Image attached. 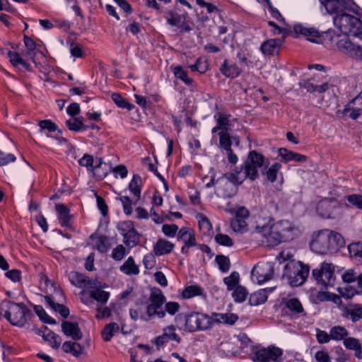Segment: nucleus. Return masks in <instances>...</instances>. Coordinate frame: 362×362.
Returning a JSON list of instances; mask_svg holds the SVG:
<instances>
[{
    "instance_id": "4",
    "label": "nucleus",
    "mask_w": 362,
    "mask_h": 362,
    "mask_svg": "<svg viewBox=\"0 0 362 362\" xmlns=\"http://www.w3.org/2000/svg\"><path fill=\"white\" fill-rule=\"evenodd\" d=\"M309 274V267L300 262L291 261L286 264L283 277L291 286L302 285Z\"/></svg>"
},
{
    "instance_id": "64",
    "label": "nucleus",
    "mask_w": 362,
    "mask_h": 362,
    "mask_svg": "<svg viewBox=\"0 0 362 362\" xmlns=\"http://www.w3.org/2000/svg\"><path fill=\"white\" fill-rule=\"evenodd\" d=\"M358 273L354 269H348L342 274V279L346 283H352L357 280Z\"/></svg>"
},
{
    "instance_id": "32",
    "label": "nucleus",
    "mask_w": 362,
    "mask_h": 362,
    "mask_svg": "<svg viewBox=\"0 0 362 362\" xmlns=\"http://www.w3.org/2000/svg\"><path fill=\"white\" fill-rule=\"evenodd\" d=\"M129 313L132 319L134 321L140 320L144 322H148L152 319L148 313L147 308L144 310L141 306H137L135 308H131Z\"/></svg>"
},
{
    "instance_id": "5",
    "label": "nucleus",
    "mask_w": 362,
    "mask_h": 362,
    "mask_svg": "<svg viewBox=\"0 0 362 362\" xmlns=\"http://www.w3.org/2000/svg\"><path fill=\"white\" fill-rule=\"evenodd\" d=\"M213 325V317L207 314L192 313L185 316V329L187 332L207 330Z\"/></svg>"
},
{
    "instance_id": "9",
    "label": "nucleus",
    "mask_w": 362,
    "mask_h": 362,
    "mask_svg": "<svg viewBox=\"0 0 362 362\" xmlns=\"http://www.w3.org/2000/svg\"><path fill=\"white\" fill-rule=\"evenodd\" d=\"M335 267L327 262H323L320 269H315L313 271V276L317 283L323 286H333L335 281L334 276Z\"/></svg>"
},
{
    "instance_id": "6",
    "label": "nucleus",
    "mask_w": 362,
    "mask_h": 362,
    "mask_svg": "<svg viewBox=\"0 0 362 362\" xmlns=\"http://www.w3.org/2000/svg\"><path fill=\"white\" fill-rule=\"evenodd\" d=\"M165 300L166 298L160 289L158 288L151 289L146 308L152 319L155 317L160 319L165 317V311L163 309Z\"/></svg>"
},
{
    "instance_id": "28",
    "label": "nucleus",
    "mask_w": 362,
    "mask_h": 362,
    "mask_svg": "<svg viewBox=\"0 0 362 362\" xmlns=\"http://www.w3.org/2000/svg\"><path fill=\"white\" fill-rule=\"evenodd\" d=\"M56 211L59 214V220L62 226L69 227L71 216L69 209L63 204H57L55 206Z\"/></svg>"
},
{
    "instance_id": "41",
    "label": "nucleus",
    "mask_w": 362,
    "mask_h": 362,
    "mask_svg": "<svg viewBox=\"0 0 362 362\" xmlns=\"http://www.w3.org/2000/svg\"><path fill=\"white\" fill-rule=\"evenodd\" d=\"M124 243L129 247H134L136 246L140 241V237L139 233L135 229L130 230L126 233L124 236Z\"/></svg>"
},
{
    "instance_id": "27",
    "label": "nucleus",
    "mask_w": 362,
    "mask_h": 362,
    "mask_svg": "<svg viewBox=\"0 0 362 362\" xmlns=\"http://www.w3.org/2000/svg\"><path fill=\"white\" fill-rule=\"evenodd\" d=\"M212 315L214 323H223L228 325H233L238 320V316L236 314L231 313H214Z\"/></svg>"
},
{
    "instance_id": "37",
    "label": "nucleus",
    "mask_w": 362,
    "mask_h": 362,
    "mask_svg": "<svg viewBox=\"0 0 362 362\" xmlns=\"http://www.w3.org/2000/svg\"><path fill=\"white\" fill-rule=\"evenodd\" d=\"M348 249L351 257L362 264V243H353L349 245Z\"/></svg>"
},
{
    "instance_id": "23",
    "label": "nucleus",
    "mask_w": 362,
    "mask_h": 362,
    "mask_svg": "<svg viewBox=\"0 0 362 362\" xmlns=\"http://www.w3.org/2000/svg\"><path fill=\"white\" fill-rule=\"evenodd\" d=\"M177 240L182 241L185 245L195 246L197 245L194 232L189 228H182L179 230Z\"/></svg>"
},
{
    "instance_id": "53",
    "label": "nucleus",
    "mask_w": 362,
    "mask_h": 362,
    "mask_svg": "<svg viewBox=\"0 0 362 362\" xmlns=\"http://www.w3.org/2000/svg\"><path fill=\"white\" fill-rule=\"evenodd\" d=\"M214 117L216 119V124L221 128V131H228L229 119L226 114L218 112Z\"/></svg>"
},
{
    "instance_id": "44",
    "label": "nucleus",
    "mask_w": 362,
    "mask_h": 362,
    "mask_svg": "<svg viewBox=\"0 0 362 362\" xmlns=\"http://www.w3.org/2000/svg\"><path fill=\"white\" fill-rule=\"evenodd\" d=\"M218 136L219 146L222 150H226L231 148L232 136L230 135L228 131L219 132Z\"/></svg>"
},
{
    "instance_id": "34",
    "label": "nucleus",
    "mask_w": 362,
    "mask_h": 362,
    "mask_svg": "<svg viewBox=\"0 0 362 362\" xmlns=\"http://www.w3.org/2000/svg\"><path fill=\"white\" fill-rule=\"evenodd\" d=\"M62 349L66 353H69L78 357L81 354L82 348L81 345L75 341H65L62 345Z\"/></svg>"
},
{
    "instance_id": "14",
    "label": "nucleus",
    "mask_w": 362,
    "mask_h": 362,
    "mask_svg": "<svg viewBox=\"0 0 362 362\" xmlns=\"http://www.w3.org/2000/svg\"><path fill=\"white\" fill-rule=\"evenodd\" d=\"M171 341H175L177 344L181 342V337L176 333V328L173 325L163 329L162 334L155 339V344L157 346H164Z\"/></svg>"
},
{
    "instance_id": "15",
    "label": "nucleus",
    "mask_w": 362,
    "mask_h": 362,
    "mask_svg": "<svg viewBox=\"0 0 362 362\" xmlns=\"http://www.w3.org/2000/svg\"><path fill=\"white\" fill-rule=\"evenodd\" d=\"M343 114L353 119L362 114V91L345 106Z\"/></svg>"
},
{
    "instance_id": "17",
    "label": "nucleus",
    "mask_w": 362,
    "mask_h": 362,
    "mask_svg": "<svg viewBox=\"0 0 362 362\" xmlns=\"http://www.w3.org/2000/svg\"><path fill=\"white\" fill-rule=\"evenodd\" d=\"M284 310L286 313L291 315L292 317H300L305 315V312L303 309L300 301L296 298L287 299L285 301Z\"/></svg>"
},
{
    "instance_id": "20",
    "label": "nucleus",
    "mask_w": 362,
    "mask_h": 362,
    "mask_svg": "<svg viewBox=\"0 0 362 362\" xmlns=\"http://www.w3.org/2000/svg\"><path fill=\"white\" fill-rule=\"evenodd\" d=\"M175 245L173 243L163 239L160 238L153 245V251L156 256H161L170 253Z\"/></svg>"
},
{
    "instance_id": "11",
    "label": "nucleus",
    "mask_w": 362,
    "mask_h": 362,
    "mask_svg": "<svg viewBox=\"0 0 362 362\" xmlns=\"http://www.w3.org/2000/svg\"><path fill=\"white\" fill-rule=\"evenodd\" d=\"M281 243L293 240L298 234V228L288 220L275 222Z\"/></svg>"
},
{
    "instance_id": "31",
    "label": "nucleus",
    "mask_w": 362,
    "mask_h": 362,
    "mask_svg": "<svg viewBox=\"0 0 362 362\" xmlns=\"http://www.w3.org/2000/svg\"><path fill=\"white\" fill-rule=\"evenodd\" d=\"M120 271L127 275H137L139 274V267L136 264L132 257H129L120 267Z\"/></svg>"
},
{
    "instance_id": "13",
    "label": "nucleus",
    "mask_w": 362,
    "mask_h": 362,
    "mask_svg": "<svg viewBox=\"0 0 362 362\" xmlns=\"http://www.w3.org/2000/svg\"><path fill=\"white\" fill-rule=\"evenodd\" d=\"M294 33L296 35L304 36L308 40L314 43H322V39L328 36V33H320L318 30L313 28H305L301 25H296L293 28Z\"/></svg>"
},
{
    "instance_id": "12",
    "label": "nucleus",
    "mask_w": 362,
    "mask_h": 362,
    "mask_svg": "<svg viewBox=\"0 0 362 362\" xmlns=\"http://www.w3.org/2000/svg\"><path fill=\"white\" fill-rule=\"evenodd\" d=\"M337 46L341 52L352 58L362 60V47L351 42L346 37L339 40L337 42Z\"/></svg>"
},
{
    "instance_id": "63",
    "label": "nucleus",
    "mask_w": 362,
    "mask_h": 362,
    "mask_svg": "<svg viewBox=\"0 0 362 362\" xmlns=\"http://www.w3.org/2000/svg\"><path fill=\"white\" fill-rule=\"evenodd\" d=\"M125 252V247L122 245H119L113 249L112 257L116 261H119L124 257Z\"/></svg>"
},
{
    "instance_id": "16",
    "label": "nucleus",
    "mask_w": 362,
    "mask_h": 362,
    "mask_svg": "<svg viewBox=\"0 0 362 362\" xmlns=\"http://www.w3.org/2000/svg\"><path fill=\"white\" fill-rule=\"evenodd\" d=\"M284 42V38L269 39L261 45L260 50L264 55H277Z\"/></svg>"
},
{
    "instance_id": "52",
    "label": "nucleus",
    "mask_w": 362,
    "mask_h": 362,
    "mask_svg": "<svg viewBox=\"0 0 362 362\" xmlns=\"http://www.w3.org/2000/svg\"><path fill=\"white\" fill-rule=\"evenodd\" d=\"M34 310L42 322L50 325H54L56 323L55 320L49 316L42 306L35 305Z\"/></svg>"
},
{
    "instance_id": "30",
    "label": "nucleus",
    "mask_w": 362,
    "mask_h": 362,
    "mask_svg": "<svg viewBox=\"0 0 362 362\" xmlns=\"http://www.w3.org/2000/svg\"><path fill=\"white\" fill-rule=\"evenodd\" d=\"M24 44L27 49L23 54L30 57L33 62L35 63V57L37 53L40 54L43 57L45 56L42 52L39 50L35 51L36 44L30 37L24 36Z\"/></svg>"
},
{
    "instance_id": "55",
    "label": "nucleus",
    "mask_w": 362,
    "mask_h": 362,
    "mask_svg": "<svg viewBox=\"0 0 362 362\" xmlns=\"http://www.w3.org/2000/svg\"><path fill=\"white\" fill-rule=\"evenodd\" d=\"M165 18L168 23L171 26H176L179 28L182 23V16L171 11L168 13Z\"/></svg>"
},
{
    "instance_id": "59",
    "label": "nucleus",
    "mask_w": 362,
    "mask_h": 362,
    "mask_svg": "<svg viewBox=\"0 0 362 362\" xmlns=\"http://www.w3.org/2000/svg\"><path fill=\"white\" fill-rule=\"evenodd\" d=\"M215 241L221 245L226 246V247H231L233 245V240L226 234L223 233H218L216 235Z\"/></svg>"
},
{
    "instance_id": "21",
    "label": "nucleus",
    "mask_w": 362,
    "mask_h": 362,
    "mask_svg": "<svg viewBox=\"0 0 362 362\" xmlns=\"http://www.w3.org/2000/svg\"><path fill=\"white\" fill-rule=\"evenodd\" d=\"M38 334H41L45 341H47L52 348L58 349L62 341L60 337L47 327H43L42 329H40Z\"/></svg>"
},
{
    "instance_id": "26",
    "label": "nucleus",
    "mask_w": 362,
    "mask_h": 362,
    "mask_svg": "<svg viewBox=\"0 0 362 362\" xmlns=\"http://www.w3.org/2000/svg\"><path fill=\"white\" fill-rule=\"evenodd\" d=\"M69 279L71 284L78 288H86L90 285V280L83 274L77 272H71L69 274Z\"/></svg>"
},
{
    "instance_id": "50",
    "label": "nucleus",
    "mask_w": 362,
    "mask_h": 362,
    "mask_svg": "<svg viewBox=\"0 0 362 362\" xmlns=\"http://www.w3.org/2000/svg\"><path fill=\"white\" fill-rule=\"evenodd\" d=\"M232 296L235 302L242 303L245 300L247 296V291L245 288L238 286L233 289Z\"/></svg>"
},
{
    "instance_id": "42",
    "label": "nucleus",
    "mask_w": 362,
    "mask_h": 362,
    "mask_svg": "<svg viewBox=\"0 0 362 362\" xmlns=\"http://www.w3.org/2000/svg\"><path fill=\"white\" fill-rule=\"evenodd\" d=\"M141 179L138 175H134L129 182V189L131 192L139 199L141 195Z\"/></svg>"
},
{
    "instance_id": "22",
    "label": "nucleus",
    "mask_w": 362,
    "mask_h": 362,
    "mask_svg": "<svg viewBox=\"0 0 362 362\" xmlns=\"http://www.w3.org/2000/svg\"><path fill=\"white\" fill-rule=\"evenodd\" d=\"M353 18L354 16L346 13L337 15L334 18V24L342 33L346 35Z\"/></svg>"
},
{
    "instance_id": "47",
    "label": "nucleus",
    "mask_w": 362,
    "mask_h": 362,
    "mask_svg": "<svg viewBox=\"0 0 362 362\" xmlns=\"http://www.w3.org/2000/svg\"><path fill=\"white\" fill-rule=\"evenodd\" d=\"M111 98L119 107L131 110L134 107V105L127 101L119 93H113L111 95Z\"/></svg>"
},
{
    "instance_id": "2",
    "label": "nucleus",
    "mask_w": 362,
    "mask_h": 362,
    "mask_svg": "<svg viewBox=\"0 0 362 362\" xmlns=\"http://www.w3.org/2000/svg\"><path fill=\"white\" fill-rule=\"evenodd\" d=\"M264 158L255 151L249 153L240 170H235L233 176L236 182L241 184L246 178L252 180L258 177V170L264 165Z\"/></svg>"
},
{
    "instance_id": "51",
    "label": "nucleus",
    "mask_w": 362,
    "mask_h": 362,
    "mask_svg": "<svg viewBox=\"0 0 362 362\" xmlns=\"http://www.w3.org/2000/svg\"><path fill=\"white\" fill-rule=\"evenodd\" d=\"M199 218V228L202 230L203 233L209 234L212 230V225L206 216L200 214L197 216Z\"/></svg>"
},
{
    "instance_id": "58",
    "label": "nucleus",
    "mask_w": 362,
    "mask_h": 362,
    "mask_svg": "<svg viewBox=\"0 0 362 362\" xmlns=\"http://www.w3.org/2000/svg\"><path fill=\"white\" fill-rule=\"evenodd\" d=\"M208 67L207 62L201 58H199L194 64L190 66L192 71H198L201 74L205 73L208 70Z\"/></svg>"
},
{
    "instance_id": "33",
    "label": "nucleus",
    "mask_w": 362,
    "mask_h": 362,
    "mask_svg": "<svg viewBox=\"0 0 362 362\" xmlns=\"http://www.w3.org/2000/svg\"><path fill=\"white\" fill-rule=\"evenodd\" d=\"M46 303L54 311L59 312V314L64 318L67 317L69 315V310L65 305L56 303L53 298L49 296H45Z\"/></svg>"
},
{
    "instance_id": "29",
    "label": "nucleus",
    "mask_w": 362,
    "mask_h": 362,
    "mask_svg": "<svg viewBox=\"0 0 362 362\" xmlns=\"http://www.w3.org/2000/svg\"><path fill=\"white\" fill-rule=\"evenodd\" d=\"M268 291H272V288H264L261 289L257 292L253 293L250 295L249 302L251 305H258L265 303L268 298Z\"/></svg>"
},
{
    "instance_id": "56",
    "label": "nucleus",
    "mask_w": 362,
    "mask_h": 362,
    "mask_svg": "<svg viewBox=\"0 0 362 362\" xmlns=\"http://www.w3.org/2000/svg\"><path fill=\"white\" fill-rule=\"evenodd\" d=\"M216 262L222 272L226 273L229 270L230 264L228 257L223 255H217L216 257Z\"/></svg>"
},
{
    "instance_id": "40",
    "label": "nucleus",
    "mask_w": 362,
    "mask_h": 362,
    "mask_svg": "<svg viewBox=\"0 0 362 362\" xmlns=\"http://www.w3.org/2000/svg\"><path fill=\"white\" fill-rule=\"evenodd\" d=\"M68 129L73 132H79L82 129H87L88 126L84 125L82 119L79 117H71L66 122Z\"/></svg>"
},
{
    "instance_id": "48",
    "label": "nucleus",
    "mask_w": 362,
    "mask_h": 362,
    "mask_svg": "<svg viewBox=\"0 0 362 362\" xmlns=\"http://www.w3.org/2000/svg\"><path fill=\"white\" fill-rule=\"evenodd\" d=\"M203 293V288L198 285L187 286L182 291V296L185 298H190L196 296H200Z\"/></svg>"
},
{
    "instance_id": "43",
    "label": "nucleus",
    "mask_w": 362,
    "mask_h": 362,
    "mask_svg": "<svg viewBox=\"0 0 362 362\" xmlns=\"http://www.w3.org/2000/svg\"><path fill=\"white\" fill-rule=\"evenodd\" d=\"M230 227L235 233H243L247 230L246 220L233 218L230 221Z\"/></svg>"
},
{
    "instance_id": "3",
    "label": "nucleus",
    "mask_w": 362,
    "mask_h": 362,
    "mask_svg": "<svg viewBox=\"0 0 362 362\" xmlns=\"http://www.w3.org/2000/svg\"><path fill=\"white\" fill-rule=\"evenodd\" d=\"M13 325L23 327L26 323V317L31 315L30 310L24 303H16L4 300L0 304V313Z\"/></svg>"
},
{
    "instance_id": "24",
    "label": "nucleus",
    "mask_w": 362,
    "mask_h": 362,
    "mask_svg": "<svg viewBox=\"0 0 362 362\" xmlns=\"http://www.w3.org/2000/svg\"><path fill=\"white\" fill-rule=\"evenodd\" d=\"M62 328L66 336L71 337L74 340H78L82 337V333L80 328L76 323L64 322L62 324Z\"/></svg>"
},
{
    "instance_id": "1",
    "label": "nucleus",
    "mask_w": 362,
    "mask_h": 362,
    "mask_svg": "<svg viewBox=\"0 0 362 362\" xmlns=\"http://www.w3.org/2000/svg\"><path fill=\"white\" fill-rule=\"evenodd\" d=\"M344 244V239L341 234L324 229L313 234L310 247L317 254L327 255L336 252Z\"/></svg>"
},
{
    "instance_id": "8",
    "label": "nucleus",
    "mask_w": 362,
    "mask_h": 362,
    "mask_svg": "<svg viewBox=\"0 0 362 362\" xmlns=\"http://www.w3.org/2000/svg\"><path fill=\"white\" fill-rule=\"evenodd\" d=\"M283 351L279 347L271 345L267 348L257 349L253 354L254 362H282Z\"/></svg>"
},
{
    "instance_id": "18",
    "label": "nucleus",
    "mask_w": 362,
    "mask_h": 362,
    "mask_svg": "<svg viewBox=\"0 0 362 362\" xmlns=\"http://www.w3.org/2000/svg\"><path fill=\"white\" fill-rule=\"evenodd\" d=\"M328 13H334L346 8L349 0H320Z\"/></svg>"
},
{
    "instance_id": "62",
    "label": "nucleus",
    "mask_w": 362,
    "mask_h": 362,
    "mask_svg": "<svg viewBox=\"0 0 362 362\" xmlns=\"http://www.w3.org/2000/svg\"><path fill=\"white\" fill-rule=\"evenodd\" d=\"M125 214L129 216L132 213V202L129 197L122 196L119 198Z\"/></svg>"
},
{
    "instance_id": "61",
    "label": "nucleus",
    "mask_w": 362,
    "mask_h": 362,
    "mask_svg": "<svg viewBox=\"0 0 362 362\" xmlns=\"http://www.w3.org/2000/svg\"><path fill=\"white\" fill-rule=\"evenodd\" d=\"M162 231L166 236L173 238L178 231V226L175 224H164L162 226Z\"/></svg>"
},
{
    "instance_id": "19",
    "label": "nucleus",
    "mask_w": 362,
    "mask_h": 362,
    "mask_svg": "<svg viewBox=\"0 0 362 362\" xmlns=\"http://www.w3.org/2000/svg\"><path fill=\"white\" fill-rule=\"evenodd\" d=\"M221 74L228 78H235L240 75L242 69L235 63H230L228 59H225L220 66Z\"/></svg>"
},
{
    "instance_id": "49",
    "label": "nucleus",
    "mask_w": 362,
    "mask_h": 362,
    "mask_svg": "<svg viewBox=\"0 0 362 362\" xmlns=\"http://www.w3.org/2000/svg\"><path fill=\"white\" fill-rule=\"evenodd\" d=\"M347 314L353 322L362 319V305H355L347 308Z\"/></svg>"
},
{
    "instance_id": "38",
    "label": "nucleus",
    "mask_w": 362,
    "mask_h": 362,
    "mask_svg": "<svg viewBox=\"0 0 362 362\" xmlns=\"http://www.w3.org/2000/svg\"><path fill=\"white\" fill-rule=\"evenodd\" d=\"M119 325L116 322L107 325L102 332L103 339L105 341H110L114 334L119 332Z\"/></svg>"
},
{
    "instance_id": "60",
    "label": "nucleus",
    "mask_w": 362,
    "mask_h": 362,
    "mask_svg": "<svg viewBox=\"0 0 362 362\" xmlns=\"http://www.w3.org/2000/svg\"><path fill=\"white\" fill-rule=\"evenodd\" d=\"M346 200L351 204L353 206L356 207L358 209L362 210V195L353 194L351 195H348L346 197Z\"/></svg>"
},
{
    "instance_id": "10",
    "label": "nucleus",
    "mask_w": 362,
    "mask_h": 362,
    "mask_svg": "<svg viewBox=\"0 0 362 362\" xmlns=\"http://www.w3.org/2000/svg\"><path fill=\"white\" fill-rule=\"evenodd\" d=\"M274 274V266L272 263L261 262L253 267L251 278L253 282L261 284L272 279Z\"/></svg>"
},
{
    "instance_id": "25",
    "label": "nucleus",
    "mask_w": 362,
    "mask_h": 362,
    "mask_svg": "<svg viewBox=\"0 0 362 362\" xmlns=\"http://www.w3.org/2000/svg\"><path fill=\"white\" fill-rule=\"evenodd\" d=\"M279 156L281 157L284 162L296 161V162H305L307 157L304 155L288 151L285 148H280L279 149Z\"/></svg>"
},
{
    "instance_id": "54",
    "label": "nucleus",
    "mask_w": 362,
    "mask_h": 362,
    "mask_svg": "<svg viewBox=\"0 0 362 362\" xmlns=\"http://www.w3.org/2000/svg\"><path fill=\"white\" fill-rule=\"evenodd\" d=\"M111 247L110 240L106 236H100L96 243V248L100 252H106Z\"/></svg>"
},
{
    "instance_id": "7",
    "label": "nucleus",
    "mask_w": 362,
    "mask_h": 362,
    "mask_svg": "<svg viewBox=\"0 0 362 362\" xmlns=\"http://www.w3.org/2000/svg\"><path fill=\"white\" fill-rule=\"evenodd\" d=\"M255 232L262 238L267 246H276L281 243L275 222L269 221L262 226H257Z\"/></svg>"
},
{
    "instance_id": "36",
    "label": "nucleus",
    "mask_w": 362,
    "mask_h": 362,
    "mask_svg": "<svg viewBox=\"0 0 362 362\" xmlns=\"http://www.w3.org/2000/svg\"><path fill=\"white\" fill-rule=\"evenodd\" d=\"M362 35V21L354 16L346 35L360 36Z\"/></svg>"
},
{
    "instance_id": "39",
    "label": "nucleus",
    "mask_w": 362,
    "mask_h": 362,
    "mask_svg": "<svg viewBox=\"0 0 362 362\" xmlns=\"http://www.w3.org/2000/svg\"><path fill=\"white\" fill-rule=\"evenodd\" d=\"M331 339L335 341L345 339L348 335V331L342 326H334L330 329Z\"/></svg>"
},
{
    "instance_id": "57",
    "label": "nucleus",
    "mask_w": 362,
    "mask_h": 362,
    "mask_svg": "<svg viewBox=\"0 0 362 362\" xmlns=\"http://www.w3.org/2000/svg\"><path fill=\"white\" fill-rule=\"evenodd\" d=\"M281 165L279 163H275L268 169L266 175L269 181L274 182L276 180L277 173L281 169Z\"/></svg>"
},
{
    "instance_id": "46",
    "label": "nucleus",
    "mask_w": 362,
    "mask_h": 362,
    "mask_svg": "<svg viewBox=\"0 0 362 362\" xmlns=\"http://www.w3.org/2000/svg\"><path fill=\"white\" fill-rule=\"evenodd\" d=\"M239 281L240 275L237 272H233L230 276L223 279V282L227 286L228 291H232L238 286Z\"/></svg>"
},
{
    "instance_id": "45",
    "label": "nucleus",
    "mask_w": 362,
    "mask_h": 362,
    "mask_svg": "<svg viewBox=\"0 0 362 362\" xmlns=\"http://www.w3.org/2000/svg\"><path fill=\"white\" fill-rule=\"evenodd\" d=\"M173 71L175 76L182 81L186 85L190 86L192 84L193 79L188 77L187 72L182 66H177L173 68Z\"/></svg>"
},
{
    "instance_id": "35",
    "label": "nucleus",
    "mask_w": 362,
    "mask_h": 362,
    "mask_svg": "<svg viewBox=\"0 0 362 362\" xmlns=\"http://www.w3.org/2000/svg\"><path fill=\"white\" fill-rule=\"evenodd\" d=\"M90 296L101 305L105 304L110 297V293L100 288H95L90 291Z\"/></svg>"
}]
</instances>
